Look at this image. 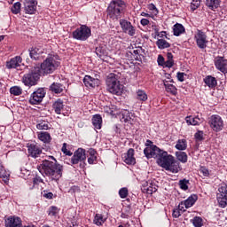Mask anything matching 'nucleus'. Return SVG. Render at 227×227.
Returning <instances> with one entry per match:
<instances>
[{
  "mask_svg": "<svg viewBox=\"0 0 227 227\" xmlns=\"http://www.w3.org/2000/svg\"><path fill=\"white\" fill-rule=\"evenodd\" d=\"M65 87L63 86V84L61 83H58V82H53L51 85V91H53V93H61L63 91V89Z\"/></svg>",
  "mask_w": 227,
  "mask_h": 227,
  "instance_id": "obj_37",
  "label": "nucleus"
},
{
  "mask_svg": "<svg viewBox=\"0 0 227 227\" xmlns=\"http://www.w3.org/2000/svg\"><path fill=\"white\" fill-rule=\"evenodd\" d=\"M173 65H175V63L173 62V60H167L165 62V67H168V68H171V67H173Z\"/></svg>",
  "mask_w": 227,
  "mask_h": 227,
  "instance_id": "obj_62",
  "label": "nucleus"
},
{
  "mask_svg": "<svg viewBox=\"0 0 227 227\" xmlns=\"http://www.w3.org/2000/svg\"><path fill=\"white\" fill-rule=\"evenodd\" d=\"M33 184L34 185H39L40 184H43V179H42V177L40 176H35L33 179Z\"/></svg>",
  "mask_w": 227,
  "mask_h": 227,
  "instance_id": "obj_53",
  "label": "nucleus"
},
{
  "mask_svg": "<svg viewBox=\"0 0 227 227\" xmlns=\"http://www.w3.org/2000/svg\"><path fill=\"white\" fill-rule=\"evenodd\" d=\"M158 65H160V67H164L165 65L164 57H162V55L158 56Z\"/></svg>",
  "mask_w": 227,
  "mask_h": 227,
  "instance_id": "obj_59",
  "label": "nucleus"
},
{
  "mask_svg": "<svg viewBox=\"0 0 227 227\" xmlns=\"http://www.w3.org/2000/svg\"><path fill=\"white\" fill-rule=\"evenodd\" d=\"M172 215L175 217V219H178V217L182 215V211L176 207L173 210Z\"/></svg>",
  "mask_w": 227,
  "mask_h": 227,
  "instance_id": "obj_51",
  "label": "nucleus"
},
{
  "mask_svg": "<svg viewBox=\"0 0 227 227\" xmlns=\"http://www.w3.org/2000/svg\"><path fill=\"white\" fill-rule=\"evenodd\" d=\"M61 151L65 153V155H68V157H72V152L67 149V143L63 144Z\"/></svg>",
  "mask_w": 227,
  "mask_h": 227,
  "instance_id": "obj_52",
  "label": "nucleus"
},
{
  "mask_svg": "<svg viewBox=\"0 0 227 227\" xmlns=\"http://www.w3.org/2000/svg\"><path fill=\"white\" fill-rule=\"evenodd\" d=\"M206 4L210 10H216L221 4V0H206Z\"/></svg>",
  "mask_w": 227,
  "mask_h": 227,
  "instance_id": "obj_34",
  "label": "nucleus"
},
{
  "mask_svg": "<svg viewBox=\"0 0 227 227\" xmlns=\"http://www.w3.org/2000/svg\"><path fill=\"white\" fill-rule=\"evenodd\" d=\"M134 115L130 114L129 111H124L122 113L121 121H124V123H130L132 125L134 121Z\"/></svg>",
  "mask_w": 227,
  "mask_h": 227,
  "instance_id": "obj_26",
  "label": "nucleus"
},
{
  "mask_svg": "<svg viewBox=\"0 0 227 227\" xmlns=\"http://www.w3.org/2000/svg\"><path fill=\"white\" fill-rule=\"evenodd\" d=\"M119 196L120 198H121L122 200H125V198H127V196H129V189L127 188H121L119 191Z\"/></svg>",
  "mask_w": 227,
  "mask_h": 227,
  "instance_id": "obj_48",
  "label": "nucleus"
},
{
  "mask_svg": "<svg viewBox=\"0 0 227 227\" xmlns=\"http://www.w3.org/2000/svg\"><path fill=\"white\" fill-rule=\"evenodd\" d=\"M27 151L30 157H34V159H36V157H40V155H42V148L35 144L28 145Z\"/></svg>",
  "mask_w": 227,
  "mask_h": 227,
  "instance_id": "obj_21",
  "label": "nucleus"
},
{
  "mask_svg": "<svg viewBox=\"0 0 227 227\" xmlns=\"http://www.w3.org/2000/svg\"><path fill=\"white\" fill-rule=\"evenodd\" d=\"M194 40L196 41L199 49H207L208 45V39H207V34L201 30H197L194 35Z\"/></svg>",
  "mask_w": 227,
  "mask_h": 227,
  "instance_id": "obj_10",
  "label": "nucleus"
},
{
  "mask_svg": "<svg viewBox=\"0 0 227 227\" xmlns=\"http://www.w3.org/2000/svg\"><path fill=\"white\" fill-rule=\"evenodd\" d=\"M38 2L36 0H25L24 10L25 13L28 15H35L36 13V6Z\"/></svg>",
  "mask_w": 227,
  "mask_h": 227,
  "instance_id": "obj_16",
  "label": "nucleus"
},
{
  "mask_svg": "<svg viewBox=\"0 0 227 227\" xmlns=\"http://www.w3.org/2000/svg\"><path fill=\"white\" fill-rule=\"evenodd\" d=\"M168 60L173 61V54L171 52H168L167 54Z\"/></svg>",
  "mask_w": 227,
  "mask_h": 227,
  "instance_id": "obj_64",
  "label": "nucleus"
},
{
  "mask_svg": "<svg viewBox=\"0 0 227 227\" xmlns=\"http://www.w3.org/2000/svg\"><path fill=\"white\" fill-rule=\"evenodd\" d=\"M83 83L86 88H97L100 84V80L93 78L90 75H85L83 78Z\"/></svg>",
  "mask_w": 227,
  "mask_h": 227,
  "instance_id": "obj_19",
  "label": "nucleus"
},
{
  "mask_svg": "<svg viewBox=\"0 0 227 227\" xmlns=\"http://www.w3.org/2000/svg\"><path fill=\"white\" fill-rule=\"evenodd\" d=\"M156 162L158 166L170 171V173H178L182 168H180V162L175 160L173 155L168 154L166 151H161V153L158 156Z\"/></svg>",
  "mask_w": 227,
  "mask_h": 227,
  "instance_id": "obj_2",
  "label": "nucleus"
},
{
  "mask_svg": "<svg viewBox=\"0 0 227 227\" xmlns=\"http://www.w3.org/2000/svg\"><path fill=\"white\" fill-rule=\"evenodd\" d=\"M43 97H45V90L38 89L30 96L29 103L32 106H36L37 104H40L42 100H43Z\"/></svg>",
  "mask_w": 227,
  "mask_h": 227,
  "instance_id": "obj_13",
  "label": "nucleus"
},
{
  "mask_svg": "<svg viewBox=\"0 0 227 227\" xmlns=\"http://www.w3.org/2000/svg\"><path fill=\"white\" fill-rule=\"evenodd\" d=\"M200 173L203 175V176H208L210 175V172H208L207 168L205 167L200 168Z\"/></svg>",
  "mask_w": 227,
  "mask_h": 227,
  "instance_id": "obj_58",
  "label": "nucleus"
},
{
  "mask_svg": "<svg viewBox=\"0 0 227 227\" xmlns=\"http://www.w3.org/2000/svg\"><path fill=\"white\" fill-rule=\"evenodd\" d=\"M58 67H59V61L56 60L55 56H50L43 60L39 69L42 74L48 75V74L54 73Z\"/></svg>",
  "mask_w": 227,
  "mask_h": 227,
  "instance_id": "obj_5",
  "label": "nucleus"
},
{
  "mask_svg": "<svg viewBox=\"0 0 227 227\" xmlns=\"http://www.w3.org/2000/svg\"><path fill=\"white\" fill-rule=\"evenodd\" d=\"M96 54L102 59L105 56H107V46L106 45H100L96 48Z\"/></svg>",
  "mask_w": 227,
  "mask_h": 227,
  "instance_id": "obj_24",
  "label": "nucleus"
},
{
  "mask_svg": "<svg viewBox=\"0 0 227 227\" xmlns=\"http://www.w3.org/2000/svg\"><path fill=\"white\" fill-rule=\"evenodd\" d=\"M176 150H186L187 149V141L185 139L178 140L176 145Z\"/></svg>",
  "mask_w": 227,
  "mask_h": 227,
  "instance_id": "obj_43",
  "label": "nucleus"
},
{
  "mask_svg": "<svg viewBox=\"0 0 227 227\" xmlns=\"http://www.w3.org/2000/svg\"><path fill=\"white\" fill-rule=\"evenodd\" d=\"M122 159L124 162L129 166L136 164V158H134V149H129L126 153L122 154Z\"/></svg>",
  "mask_w": 227,
  "mask_h": 227,
  "instance_id": "obj_20",
  "label": "nucleus"
},
{
  "mask_svg": "<svg viewBox=\"0 0 227 227\" xmlns=\"http://www.w3.org/2000/svg\"><path fill=\"white\" fill-rule=\"evenodd\" d=\"M125 2L121 0H114L107 7V17L112 20H118L119 19H121L123 12H125Z\"/></svg>",
  "mask_w": 227,
  "mask_h": 227,
  "instance_id": "obj_3",
  "label": "nucleus"
},
{
  "mask_svg": "<svg viewBox=\"0 0 227 227\" xmlns=\"http://www.w3.org/2000/svg\"><path fill=\"white\" fill-rule=\"evenodd\" d=\"M120 26L123 33L129 35V36L136 35V27H134L130 21H128L127 20H120Z\"/></svg>",
  "mask_w": 227,
  "mask_h": 227,
  "instance_id": "obj_11",
  "label": "nucleus"
},
{
  "mask_svg": "<svg viewBox=\"0 0 227 227\" xmlns=\"http://www.w3.org/2000/svg\"><path fill=\"white\" fill-rule=\"evenodd\" d=\"M92 125L98 130H100V129H102V116L100 114L93 115V117H92Z\"/></svg>",
  "mask_w": 227,
  "mask_h": 227,
  "instance_id": "obj_23",
  "label": "nucleus"
},
{
  "mask_svg": "<svg viewBox=\"0 0 227 227\" xmlns=\"http://www.w3.org/2000/svg\"><path fill=\"white\" fill-rule=\"evenodd\" d=\"M43 198H46L47 200H52V196H54V194L52 192H47V191H43Z\"/></svg>",
  "mask_w": 227,
  "mask_h": 227,
  "instance_id": "obj_57",
  "label": "nucleus"
},
{
  "mask_svg": "<svg viewBox=\"0 0 227 227\" xmlns=\"http://www.w3.org/2000/svg\"><path fill=\"white\" fill-rule=\"evenodd\" d=\"M173 33L175 36H180L183 33H185V27L182 24L176 23L173 27Z\"/></svg>",
  "mask_w": 227,
  "mask_h": 227,
  "instance_id": "obj_28",
  "label": "nucleus"
},
{
  "mask_svg": "<svg viewBox=\"0 0 227 227\" xmlns=\"http://www.w3.org/2000/svg\"><path fill=\"white\" fill-rule=\"evenodd\" d=\"M140 24H141L142 26H148V25L150 24V20H146V19H142V20H140Z\"/></svg>",
  "mask_w": 227,
  "mask_h": 227,
  "instance_id": "obj_63",
  "label": "nucleus"
},
{
  "mask_svg": "<svg viewBox=\"0 0 227 227\" xmlns=\"http://www.w3.org/2000/svg\"><path fill=\"white\" fill-rule=\"evenodd\" d=\"M192 224L195 227H201L203 226V219L200 216H195L192 220Z\"/></svg>",
  "mask_w": 227,
  "mask_h": 227,
  "instance_id": "obj_45",
  "label": "nucleus"
},
{
  "mask_svg": "<svg viewBox=\"0 0 227 227\" xmlns=\"http://www.w3.org/2000/svg\"><path fill=\"white\" fill-rule=\"evenodd\" d=\"M0 178H2L4 184H8V182H10V172L2 168L0 170Z\"/></svg>",
  "mask_w": 227,
  "mask_h": 227,
  "instance_id": "obj_40",
  "label": "nucleus"
},
{
  "mask_svg": "<svg viewBox=\"0 0 227 227\" xmlns=\"http://www.w3.org/2000/svg\"><path fill=\"white\" fill-rule=\"evenodd\" d=\"M58 214V207H51L49 209V215H56Z\"/></svg>",
  "mask_w": 227,
  "mask_h": 227,
  "instance_id": "obj_54",
  "label": "nucleus"
},
{
  "mask_svg": "<svg viewBox=\"0 0 227 227\" xmlns=\"http://www.w3.org/2000/svg\"><path fill=\"white\" fill-rule=\"evenodd\" d=\"M11 95H14L15 97H19V95H22V89L19 86H14L10 89Z\"/></svg>",
  "mask_w": 227,
  "mask_h": 227,
  "instance_id": "obj_44",
  "label": "nucleus"
},
{
  "mask_svg": "<svg viewBox=\"0 0 227 227\" xmlns=\"http://www.w3.org/2000/svg\"><path fill=\"white\" fill-rule=\"evenodd\" d=\"M159 186L155 184L153 181H145L142 184L141 191L144 194H152L153 192H157Z\"/></svg>",
  "mask_w": 227,
  "mask_h": 227,
  "instance_id": "obj_15",
  "label": "nucleus"
},
{
  "mask_svg": "<svg viewBox=\"0 0 227 227\" xmlns=\"http://www.w3.org/2000/svg\"><path fill=\"white\" fill-rule=\"evenodd\" d=\"M196 141H203V131H199L195 133Z\"/></svg>",
  "mask_w": 227,
  "mask_h": 227,
  "instance_id": "obj_55",
  "label": "nucleus"
},
{
  "mask_svg": "<svg viewBox=\"0 0 227 227\" xmlns=\"http://www.w3.org/2000/svg\"><path fill=\"white\" fill-rule=\"evenodd\" d=\"M176 156L177 160L180 162H183V164H185L187 162V153L184 152H176Z\"/></svg>",
  "mask_w": 227,
  "mask_h": 227,
  "instance_id": "obj_41",
  "label": "nucleus"
},
{
  "mask_svg": "<svg viewBox=\"0 0 227 227\" xmlns=\"http://www.w3.org/2000/svg\"><path fill=\"white\" fill-rule=\"evenodd\" d=\"M40 80V67H34L31 73L23 76V83L25 86H35Z\"/></svg>",
  "mask_w": 227,
  "mask_h": 227,
  "instance_id": "obj_7",
  "label": "nucleus"
},
{
  "mask_svg": "<svg viewBox=\"0 0 227 227\" xmlns=\"http://www.w3.org/2000/svg\"><path fill=\"white\" fill-rule=\"evenodd\" d=\"M152 29L153 31H154L156 36H160V33L159 32V27L155 23L152 25Z\"/></svg>",
  "mask_w": 227,
  "mask_h": 227,
  "instance_id": "obj_56",
  "label": "nucleus"
},
{
  "mask_svg": "<svg viewBox=\"0 0 227 227\" xmlns=\"http://www.w3.org/2000/svg\"><path fill=\"white\" fill-rule=\"evenodd\" d=\"M37 137L43 143H51V134L49 132L41 131L37 134Z\"/></svg>",
  "mask_w": 227,
  "mask_h": 227,
  "instance_id": "obj_30",
  "label": "nucleus"
},
{
  "mask_svg": "<svg viewBox=\"0 0 227 227\" xmlns=\"http://www.w3.org/2000/svg\"><path fill=\"white\" fill-rule=\"evenodd\" d=\"M217 201L222 208L227 207V185H223L218 189Z\"/></svg>",
  "mask_w": 227,
  "mask_h": 227,
  "instance_id": "obj_12",
  "label": "nucleus"
},
{
  "mask_svg": "<svg viewBox=\"0 0 227 227\" xmlns=\"http://www.w3.org/2000/svg\"><path fill=\"white\" fill-rule=\"evenodd\" d=\"M84 160H86V150L78 148L71 158V164H79Z\"/></svg>",
  "mask_w": 227,
  "mask_h": 227,
  "instance_id": "obj_14",
  "label": "nucleus"
},
{
  "mask_svg": "<svg viewBox=\"0 0 227 227\" xmlns=\"http://www.w3.org/2000/svg\"><path fill=\"white\" fill-rule=\"evenodd\" d=\"M156 45L160 50L169 49V47H171V44H169V43H168V41H166L164 39H158L156 42Z\"/></svg>",
  "mask_w": 227,
  "mask_h": 227,
  "instance_id": "obj_38",
  "label": "nucleus"
},
{
  "mask_svg": "<svg viewBox=\"0 0 227 227\" xmlns=\"http://www.w3.org/2000/svg\"><path fill=\"white\" fill-rule=\"evenodd\" d=\"M91 36V28L88 27L86 25H82L80 27L76 28L73 32V38L74 40H81L82 42H86L88 38Z\"/></svg>",
  "mask_w": 227,
  "mask_h": 227,
  "instance_id": "obj_8",
  "label": "nucleus"
},
{
  "mask_svg": "<svg viewBox=\"0 0 227 227\" xmlns=\"http://www.w3.org/2000/svg\"><path fill=\"white\" fill-rule=\"evenodd\" d=\"M106 90L112 95H121L123 85L120 83V74L111 73L106 78Z\"/></svg>",
  "mask_w": 227,
  "mask_h": 227,
  "instance_id": "obj_4",
  "label": "nucleus"
},
{
  "mask_svg": "<svg viewBox=\"0 0 227 227\" xmlns=\"http://www.w3.org/2000/svg\"><path fill=\"white\" fill-rule=\"evenodd\" d=\"M145 148L144 150V153L146 159H158L160 155L162 149L159 148L157 145H153L152 140H147L145 143Z\"/></svg>",
  "mask_w": 227,
  "mask_h": 227,
  "instance_id": "obj_6",
  "label": "nucleus"
},
{
  "mask_svg": "<svg viewBox=\"0 0 227 227\" xmlns=\"http://www.w3.org/2000/svg\"><path fill=\"white\" fill-rule=\"evenodd\" d=\"M52 107L56 114H61V111H63V107H65V105H63V100L58 99L53 103Z\"/></svg>",
  "mask_w": 227,
  "mask_h": 227,
  "instance_id": "obj_25",
  "label": "nucleus"
},
{
  "mask_svg": "<svg viewBox=\"0 0 227 227\" xmlns=\"http://www.w3.org/2000/svg\"><path fill=\"white\" fill-rule=\"evenodd\" d=\"M38 130H49V122L47 121H41L36 124Z\"/></svg>",
  "mask_w": 227,
  "mask_h": 227,
  "instance_id": "obj_42",
  "label": "nucleus"
},
{
  "mask_svg": "<svg viewBox=\"0 0 227 227\" xmlns=\"http://www.w3.org/2000/svg\"><path fill=\"white\" fill-rule=\"evenodd\" d=\"M88 153V163L95 164V162H97V151H95L93 148H90L89 149Z\"/></svg>",
  "mask_w": 227,
  "mask_h": 227,
  "instance_id": "obj_29",
  "label": "nucleus"
},
{
  "mask_svg": "<svg viewBox=\"0 0 227 227\" xmlns=\"http://www.w3.org/2000/svg\"><path fill=\"white\" fill-rule=\"evenodd\" d=\"M215 67L222 74H226L227 72V59L224 57L218 56L215 59Z\"/></svg>",
  "mask_w": 227,
  "mask_h": 227,
  "instance_id": "obj_17",
  "label": "nucleus"
},
{
  "mask_svg": "<svg viewBox=\"0 0 227 227\" xmlns=\"http://www.w3.org/2000/svg\"><path fill=\"white\" fill-rule=\"evenodd\" d=\"M20 3L17 2L15 3L12 7V12L14 13V15H17L18 13H20Z\"/></svg>",
  "mask_w": 227,
  "mask_h": 227,
  "instance_id": "obj_46",
  "label": "nucleus"
},
{
  "mask_svg": "<svg viewBox=\"0 0 227 227\" xmlns=\"http://www.w3.org/2000/svg\"><path fill=\"white\" fill-rule=\"evenodd\" d=\"M177 208L181 211V214H184L185 212V204L184 202H181Z\"/></svg>",
  "mask_w": 227,
  "mask_h": 227,
  "instance_id": "obj_60",
  "label": "nucleus"
},
{
  "mask_svg": "<svg viewBox=\"0 0 227 227\" xmlns=\"http://www.w3.org/2000/svg\"><path fill=\"white\" fill-rule=\"evenodd\" d=\"M93 223L96 224V226H102V224L106 223V219H104V215L96 214V215L94 216Z\"/></svg>",
  "mask_w": 227,
  "mask_h": 227,
  "instance_id": "obj_36",
  "label": "nucleus"
},
{
  "mask_svg": "<svg viewBox=\"0 0 227 227\" xmlns=\"http://www.w3.org/2000/svg\"><path fill=\"white\" fill-rule=\"evenodd\" d=\"M204 82L207 84V86H208V88H215V86H217V80L212 75L207 76L204 79Z\"/></svg>",
  "mask_w": 227,
  "mask_h": 227,
  "instance_id": "obj_27",
  "label": "nucleus"
},
{
  "mask_svg": "<svg viewBox=\"0 0 227 227\" xmlns=\"http://www.w3.org/2000/svg\"><path fill=\"white\" fill-rule=\"evenodd\" d=\"M198 201V196L197 195H192L190 196L186 200H184V204L185 208H191L194 203Z\"/></svg>",
  "mask_w": 227,
  "mask_h": 227,
  "instance_id": "obj_32",
  "label": "nucleus"
},
{
  "mask_svg": "<svg viewBox=\"0 0 227 227\" xmlns=\"http://www.w3.org/2000/svg\"><path fill=\"white\" fill-rule=\"evenodd\" d=\"M209 127L215 131V132H221L223 129H224V121H223V118L219 115H212L209 118L208 121Z\"/></svg>",
  "mask_w": 227,
  "mask_h": 227,
  "instance_id": "obj_9",
  "label": "nucleus"
},
{
  "mask_svg": "<svg viewBox=\"0 0 227 227\" xmlns=\"http://www.w3.org/2000/svg\"><path fill=\"white\" fill-rule=\"evenodd\" d=\"M40 52H42V51H40V49L31 48L29 50V56L31 58V59H38V58H40Z\"/></svg>",
  "mask_w": 227,
  "mask_h": 227,
  "instance_id": "obj_39",
  "label": "nucleus"
},
{
  "mask_svg": "<svg viewBox=\"0 0 227 227\" xmlns=\"http://www.w3.org/2000/svg\"><path fill=\"white\" fill-rule=\"evenodd\" d=\"M20 63H22V58L20 56H16L6 62V68L9 70H12V68H17L20 67Z\"/></svg>",
  "mask_w": 227,
  "mask_h": 227,
  "instance_id": "obj_22",
  "label": "nucleus"
},
{
  "mask_svg": "<svg viewBox=\"0 0 227 227\" xmlns=\"http://www.w3.org/2000/svg\"><path fill=\"white\" fill-rule=\"evenodd\" d=\"M5 227H22V220L19 216H9L5 219Z\"/></svg>",
  "mask_w": 227,
  "mask_h": 227,
  "instance_id": "obj_18",
  "label": "nucleus"
},
{
  "mask_svg": "<svg viewBox=\"0 0 227 227\" xmlns=\"http://www.w3.org/2000/svg\"><path fill=\"white\" fill-rule=\"evenodd\" d=\"M201 4V1L200 0H192V2L191 3V8L192 10H198V8H200V5Z\"/></svg>",
  "mask_w": 227,
  "mask_h": 227,
  "instance_id": "obj_49",
  "label": "nucleus"
},
{
  "mask_svg": "<svg viewBox=\"0 0 227 227\" xmlns=\"http://www.w3.org/2000/svg\"><path fill=\"white\" fill-rule=\"evenodd\" d=\"M163 84L167 93H170L171 95H176L177 90L175 85L168 83V82H163Z\"/></svg>",
  "mask_w": 227,
  "mask_h": 227,
  "instance_id": "obj_33",
  "label": "nucleus"
},
{
  "mask_svg": "<svg viewBox=\"0 0 227 227\" xmlns=\"http://www.w3.org/2000/svg\"><path fill=\"white\" fill-rule=\"evenodd\" d=\"M137 99L140 102H146V100H148V94L143 90H137Z\"/></svg>",
  "mask_w": 227,
  "mask_h": 227,
  "instance_id": "obj_35",
  "label": "nucleus"
},
{
  "mask_svg": "<svg viewBox=\"0 0 227 227\" xmlns=\"http://www.w3.org/2000/svg\"><path fill=\"white\" fill-rule=\"evenodd\" d=\"M148 10H150V12H152V13L153 15H157L159 13V10L157 9V7L155 6V4H150L147 5Z\"/></svg>",
  "mask_w": 227,
  "mask_h": 227,
  "instance_id": "obj_50",
  "label": "nucleus"
},
{
  "mask_svg": "<svg viewBox=\"0 0 227 227\" xmlns=\"http://www.w3.org/2000/svg\"><path fill=\"white\" fill-rule=\"evenodd\" d=\"M184 73H177V79L178 81H180V82H184Z\"/></svg>",
  "mask_w": 227,
  "mask_h": 227,
  "instance_id": "obj_61",
  "label": "nucleus"
},
{
  "mask_svg": "<svg viewBox=\"0 0 227 227\" xmlns=\"http://www.w3.org/2000/svg\"><path fill=\"white\" fill-rule=\"evenodd\" d=\"M203 121L199 116H188L186 117V123L188 125H200Z\"/></svg>",
  "mask_w": 227,
  "mask_h": 227,
  "instance_id": "obj_31",
  "label": "nucleus"
},
{
  "mask_svg": "<svg viewBox=\"0 0 227 227\" xmlns=\"http://www.w3.org/2000/svg\"><path fill=\"white\" fill-rule=\"evenodd\" d=\"M189 184V180L187 179H183L179 181V187L183 191H187L189 189V186L187 185Z\"/></svg>",
  "mask_w": 227,
  "mask_h": 227,
  "instance_id": "obj_47",
  "label": "nucleus"
},
{
  "mask_svg": "<svg viewBox=\"0 0 227 227\" xmlns=\"http://www.w3.org/2000/svg\"><path fill=\"white\" fill-rule=\"evenodd\" d=\"M50 159L54 161L44 160L37 169L43 176H49L52 182L59 184V179L63 176V165L58 163L54 156H50Z\"/></svg>",
  "mask_w": 227,
  "mask_h": 227,
  "instance_id": "obj_1",
  "label": "nucleus"
}]
</instances>
